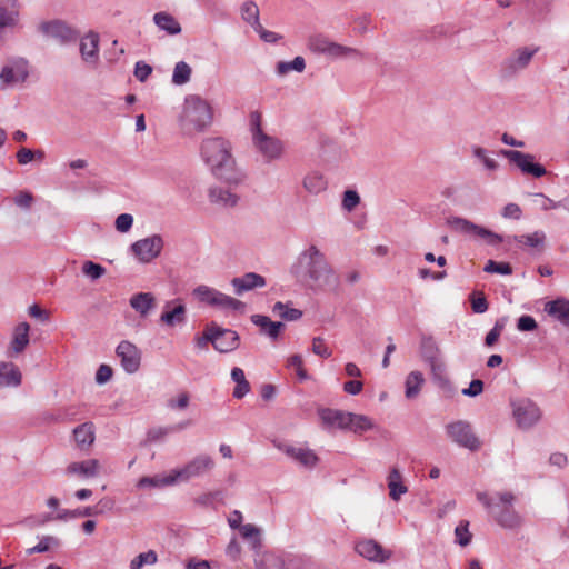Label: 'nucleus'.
I'll return each mask as SVG.
<instances>
[{
    "label": "nucleus",
    "instance_id": "obj_1",
    "mask_svg": "<svg viewBox=\"0 0 569 569\" xmlns=\"http://www.w3.org/2000/svg\"><path fill=\"white\" fill-rule=\"evenodd\" d=\"M200 154L210 172L222 182L238 187L246 181V172L238 167L231 144L221 137L207 138L201 142Z\"/></svg>",
    "mask_w": 569,
    "mask_h": 569
},
{
    "label": "nucleus",
    "instance_id": "obj_2",
    "mask_svg": "<svg viewBox=\"0 0 569 569\" xmlns=\"http://www.w3.org/2000/svg\"><path fill=\"white\" fill-rule=\"evenodd\" d=\"M291 273L298 280L317 288H325L337 282V277L325 253L316 244L308 246L299 253L291 267Z\"/></svg>",
    "mask_w": 569,
    "mask_h": 569
},
{
    "label": "nucleus",
    "instance_id": "obj_3",
    "mask_svg": "<svg viewBox=\"0 0 569 569\" xmlns=\"http://www.w3.org/2000/svg\"><path fill=\"white\" fill-rule=\"evenodd\" d=\"M478 501L491 513L495 521L503 529L518 530L523 523V517L515 509L516 497L511 492H497L489 497L487 492L476 493Z\"/></svg>",
    "mask_w": 569,
    "mask_h": 569
},
{
    "label": "nucleus",
    "instance_id": "obj_4",
    "mask_svg": "<svg viewBox=\"0 0 569 569\" xmlns=\"http://www.w3.org/2000/svg\"><path fill=\"white\" fill-rule=\"evenodd\" d=\"M212 122V108L199 96H188L180 116V126L187 133L201 132Z\"/></svg>",
    "mask_w": 569,
    "mask_h": 569
},
{
    "label": "nucleus",
    "instance_id": "obj_5",
    "mask_svg": "<svg viewBox=\"0 0 569 569\" xmlns=\"http://www.w3.org/2000/svg\"><path fill=\"white\" fill-rule=\"evenodd\" d=\"M252 144L264 162L271 163L281 160L286 152L281 139L270 136L261 128V117L258 113L251 116Z\"/></svg>",
    "mask_w": 569,
    "mask_h": 569
},
{
    "label": "nucleus",
    "instance_id": "obj_6",
    "mask_svg": "<svg viewBox=\"0 0 569 569\" xmlns=\"http://www.w3.org/2000/svg\"><path fill=\"white\" fill-rule=\"evenodd\" d=\"M307 48L317 56L331 60L360 57L361 52L352 47L338 43L323 33H312L307 39Z\"/></svg>",
    "mask_w": 569,
    "mask_h": 569
},
{
    "label": "nucleus",
    "instance_id": "obj_7",
    "mask_svg": "<svg viewBox=\"0 0 569 569\" xmlns=\"http://www.w3.org/2000/svg\"><path fill=\"white\" fill-rule=\"evenodd\" d=\"M192 296L201 303L222 311H243L246 305L207 284H199L192 290Z\"/></svg>",
    "mask_w": 569,
    "mask_h": 569
},
{
    "label": "nucleus",
    "instance_id": "obj_8",
    "mask_svg": "<svg viewBox=\"0 0 569 569\" xmlns=\"http://www.w3.org/2000/svg\"><path fill=\"white\" fill-rule=\"evenodd\" d=\"M512 418L518 428L528 430L536 426L541 419V410L538 405L529 398H512L510 400Z\"/></svg>",
    "mask_w": 569,
    "mask_h": 569
},
{
    "label": "nucleus",
    "instance_id": "obj_9",
    "mask_svg": "<svg viewBox=\"0 0 569 569\" xmlns=\"http://www.w3.org/2000/svg\"><path fill=\"white\" fill-rule=\"evenodd\" d=\"M214 467V461L209 455H199L191 459L186 465L172 469L176 485L180 482H188L191 479L200 478L211 471Z\"/></svg>",
    "mask_w": 569,
    "mask_h": 569
},
{
    "label": "nucleus",
    "instance_id": "obj_10",
    "mask_svg": "<svg viewBox=\"0 0 569 569\" xmlns=\"http://www.w3.org/2000/svg\"><path fill=\"white\" fill-rule=\"evenodd\" d=\"M448 224L450 228L457 232L481 238L488 244L496 246L503 241L502 236L495 233L481 226H478L465 218L452 217L448 219Z\"/></svg>",
    "mask_w": 569,
    "mask_h": 569
},
{
    "label": "nucleus",
    "instance_id": "obj_11",
    "mask_svg": "<svg viewBox=\"0 0 569 569\" xmlns=\"http://www.w3.org/2000/svg\"><path fill=\"white\" fill-rule=\"evenodd\" d=\"M163 247V238L160 234H152L133 242L130 251L139 262L149 263L161 254Z\"/></svg>",
    "mask_w": 569,
    "mask_h": 569
},
{
    "label": "nucleus",
    "instance_id": "obj_12",
    "mask_svg": "<svg viewBox=\"0 0 569 569\" xmlns=\"http://www.w3.org/2000/svg\"><path fill=\"white\" fill-rule=\"evenodd\" d=\"M446 432L448 437L460 447L467 448L471 451L480 448V441L473 433L471 425L467 421L458 420L448 423L446 426Z\"/></svg>",
    "mask_w": 569,
    "mask_h": 569
},
{
    "label": "nucleus",
    "instance_id": "obj_13",
    "mask_svg": "<svg viewBox=\"0 0 569 569\" xmlns=\"http://www.w3.org/2000/svg\"><path fill=\"white\" fill-rule=\"evenodd\" d=\"M38 30L46 37L52 38L61 44L72 43L79 37V32L62 20L41 22Z\"/></svg>",
    "mask_w": 569,
    "mask_h": 569
},
{
    "label": "nucleus",
    "instance_id": "obj_14",
    "mask_svg": "<svg viewBox=\"0 0 569 569\" xmlns=\"http://www.w3.org/2000/svg\"><path fill=\"white\" fill-rule=\"evenodd\" d=\"M79 51L84 66L88 69L96 70L101 62L99 33L92 30L86 33L80 39Z\"/></svg>",
    "mask_w": 569,
    "mask_h": 569
},
{
    "label": "nucleus",
    "instance_id": "obj_15",
    "mask_svg": "<svg viewBox=\"0 0 569 569\" xmlns=\"http://www.w3.org/2000/svg\"><path fill=\"white\" fill-rule=\"evenodd\" d=\"M29 76V63L24 58L9 59L0 72V81L6 86L22 83Z\"/></svg>",
    "mask_w": 569,
    "mask_h": 569
},
{
    "label": "nucleus",
    "instance_id": "obj_16",
    "mask_svg": "<svg viewBox=\"0 0 569 569\" xmlns=\"http://www.w3.org/2000/svg\"><path fill=\"white\" fill-rule=\"evenodd\" d=\"M501 154L510 162L515 163L523 173L540 178L547 172L543 166L535 162L532 154L516 150H501Z\"/></svg>",
    "mask_w": 569,
    "mask_h": 569
},
{
    "label": "nucleus",
    "instance_id": "obj_17",
    "mask_svg": "<svg viewBox=\"0 0 569 569\" xmlns=\"http://www.w3.org/2000/svg\"><path fill=\"white\" fill-rule=\"evenodd\" d=\"M116 355L120 359L121 367L127 373H134L139 370L141 365V351L134 343L122 340L116 348Z\"/></svg>",
    "mask_w": 569,
    "mask_h": 569
},
{
    "label": "nucleus",
    "instance_id": "obj_18",
    "mask_svg": "<svg viewBox=\"0 0 569 569\" xmlns=\"http://www.w3.org/2000/svg\"><path fill=\"white\" fill-rule=\"evenodd\" d=\"M356 551L368 561L383 563L392 556V551L385 549L373 539H363L357 542Z\"/></svg>",
    "mask_w": 569,
    "mask_h": 569
},
{
    "label": "nucleus",
    "instance_id": "obj_19",
    "mask_svg": "<svg viewBox=\"0 0 569 569\" xmlns=\"http://www.w3.org/2000/svg\"><path fill=\"white\" fill-rule=\"evenodd\" d=\"M187 320V308L184 303L174 299L166 302L163 311L160 316V322L167 327L183 325Z\"/></svg>",
    "mask_w": 569,
    "mask_h": 569
},
{
    "label": "nucleus",
    "instance_id": "obj_20",
    "mask_svg": "<svg viewBox=\"0 0 569 569\" xmlns=\"http://www.w3.org/2000/svg\"><path fill=\"white\" fill-rule=\"evenodd\" d=\"M538 47H522L517 50L503 62V68L509 73H516L527 68L532 57L538 52Z\"/></svg>",
    "mask_w": 569,
    "mask_h": 569
},
{
    "label": "nucleus",
    "instance_id": "obj_21",
    "mask_svg": "<svg viewBox=\"0 0 569 569\" xmlns=\"http://www.w3.org/2000/svg\"><path fill=\"white\" fill-rule=\"evenodd\" d=\"M101 463L98 459H87L82 461L70 462L64 473L69 477H78L81 479L94 478L100 473Z\"/></svg>",
    "mask_w": 569,
    "mask_h": 569
},
{
    "label": "nucleus",
    "instance_id": "obj_22",
    "mask_svg": "<svg viewBox=\"0 0 569 569\" xmlns=\"http://www.w3.org/2000/svg\"><path fill=\"white\" fill-rule=\"evenodd\" d=\"M251 322L259 328V333L269 338L272 342L280 339L286 325L281 321H272L268 316L252 315Z\"/></svg>",
    "mask_w": 569,
    "mask_h": 569
},
{
    "label": "nucleus",
    "instance_id": "obj_23",
    "mask_svg": "<svg viewBox=\"0 0 569 569\" xmlns=\"http://www.w3.org/2000/svg\"><path fill=\"white\" fill-rule=\"evenodd\" d=\"M213 348L219 352H231L239 347V335L231 329L213 326Z\"/></svg>",
    "mask_w": 569,
    "mask_h": 569
},
{
    "label": "nucleus",
    "instance_id": "obj_24",
    "mask_svg": "<svg viewBox=\"0 0 569 569\" xmlns=\"http://www.w3.org/2000/svg\"><path fill=\"white\" fill-rule=\"evenodd\" d=\"M266 284V278L256 272H247L241 277H236L231 280V286L238 296H241L247 291L263 288Z\"/></svg>",
    "mask_w": 569,
    "mask_h": 569
},
{
    "label": "nucleus",
    "instance_id": "obj_25",
    "mask_svg": "<svg viewBox=\"0 0 569 569\" xmlns=\"http://www.w3.org/2000/svg\"><path fill=\"white\" fill-rule=\"evenodd\" d=\"M277 447L279 450L305 467L312 468L318 461L316 453L308 448L295 447L287 443H279Z\"/></svg>",
    "mask_w": 569,
    "mask_h": 569
},
{
    "label": "nucleus",
    "instance_id": "obj_26",
    "mask_svg": "<svg viewBox=\"0 0 569 569\" xmlns=\"http://www.w3.org/2000/svg\"><path fill=\"white\" fill-rule=\"evenodd\" d=\"M209 201L220 208H234L240 197L228 188L213 186L208 190Z\"/></svg>",
    "mask_w": 569,
    "mask_h": 569
},
{
    "label": "nucleus",
    "instance_id": "obj_27",
    "mask_svg": "<svg viewBox=\"0 0 569 569\" xmlns=\"http://www.w3.org/2000/svg\"><path fill=\"white\" fill-rule=\"evenodd\" d=\"M19 11L20 6L17 0H0V32L18 24Z\"/></svg>",
    "mask_w": 569,
    "mask_h": 569
},
{
    "label": "nucleus",
    "instance_id": "obj_28",
    "mask_svg": "<svg viewBox=\"0 0 569 569\" xmlns=\"http://www.w3.org/2000/svg\"><path fill=\"white\" fill-rule=\"evenodd\" d=\"M545 311L562 326L569 328V300L558 298L545 305Z\"/></svg>",
    "mask_w": 569,
    "mask_h": 569
},
{
    "label": "nucleus",
    "instance_id": "obj_29",
    "mask_svg": "<svg viewBox=\"0 0 569 569\" xmlns=\"http://www.w3.org/2000/svg\"><path fill=\"white\" fill-rule=\"evenodd\" d=\"M29 331L30 326L27 322H20L14 327L10 342L11 357L20 355L27 348L30 341Z\"/></svg>",
    "mask_w": 569,
    "mask_h": 569
},
{
    "label": "nucleus",
    "instance_id": "obj_30",
    "mask_svg": "<svg viewBox=\"0 0 569 569\" xmlns=\"http://www.w3.org/2000/svg\"><path fill=\"white\" fill-rule=\"evenodd\" d=\"M130 307L144 318L156 307V298L151 292H138L131 296L129 300Z\"/></svg>",
    "mask_w": 569,
    "mask_h": 569
},
{
    "label": "nucleus",
    "instance_id": "obj_31",
    "mask_svg": "<svg viewBox=\"0 0 569 569\" xmlns=\"http://www.w3.org/2000/svg\"><path fill=\"white\" fill-rule=\"evenodd\" d=\"M152 20L159 30L164 31L169 36H177L181 32L179 21L166 11L154 13Z\"/></svg>",
    "mask_w": 569,
    "mask_h": 569
},
{
    "label": "nucleus",
    "instance_id": "obj_32",
    "mask_svg": "<svg viewBox=\"0 0 569 569\" xmlns=\"http://www.w3.org/2000/svg\"><path fill=\"white\" fill-rule=\"evenodd\" d=\"M73 437L77 446L82 449H89L94 442V426L92 422H84L73 430Z\"/></svg>",
    "mask_w": 569,
    "mask_h": 569
},
{
    "label": "nucleus",
    "instance_id": "obj_33",
    "mask_svg": "<svg viewBox=\"0 0 569 569\" xmlns=\"http://www.w3.org/2000/svg\"><path fill=\"white\" fill-rule=\"evenodd\" d=\"M21 383V372L12 362H0V388L18 387Z\"/></svg>",
    "mask_w": 569,
    "mask_h": 569
},
{
    "label": "nucleus",
    "instance_id": "obj_34",
    "mask_svg": "<svg viewBox=\"0 0 569 569\" xmlns=\"http://www.w3.org/2000/svg\"><path fill=\"white\" fill-rule=\"evenodd\" d=\"M176 485L172 471L167 475H156L153 477H142L137 482V487L141 489L164 488Z\"/></svg>",
    "mask_w": 569,
    "mask_h": 569
},
{
    "label": "nucleus",
    "instance_id": "obj_35",
    "mask_svg": "<svg viewBox=\"0 0 569 569\" xmlns=\"http://www.w3.org/2000/svg\"><path fill=\"white\" fill-rule=\"evenodd\" d=\"M303 189L311 194H319L327 189L325 177L316 171L309 172L302 180Z\"/></svg>",
    "mask_w": 569,
    "mask_h": 569
},
{
    "label": "nucleus",
    "instance_id": "obj_36",
    "mask_svg": "<svg viewBox=\"0 0 569 569\" xmlns=\"http://www.w3.org/2000/svg\"><path fill=\"white\" fill-rule=\"evenodd\" d=\"M425 383L423 375L420 371H411L405 381V395L407 399H415L421 391Z\"/></svg>",
    "mask_w": 569,
    "mask_h": 569
},
{
    "label": "nucleus",
    "instance_id": "obj_37",
    "mask_svg": "<svg viewBox=\"0 0 569 569\" xmlns=\"http://www.w3.org/2000/svg\"><path fill=\"white\" fill-rule=\"evenodd\" d=\"M101 511L102 510H97L92 507L78 508L74 510L61 509L58 511L56 517H53L52 519L60 520V521H67L69 519H76V518H80V517L97 516Z\"/></svg>",
    "mask_w": 569,
    "mask_h": 569
},
{
    "label": "nucleus",
    "instance_id": "obj_38",
    "mask_svg": "<svg viewBox=\"0 0 569 569\" xmlns=\"http://www.w3.org/2000/svg\"><path fill=\"white\" fill-rule=\"evenodd\" d=\"M231 378L237 385L233 390V397L237 399L243 398L250 391V385L246 379L243 370L239 367L232 368Z\"/></svg>",
    "mask_w": 569,
    "mask_h": 569
},
{
    "label": "nucleus",
    "instance_id": "obj_39",
    "mask_svg": "<svg viewBox=\"0 0 569 569\" xmlns=\"http://www.w3.org/2000/svg\"><path fill=\"white\" fill-rule=\"evenodd\" d=\"M516 241L519 244H525L531 248L542 247L546 241V233L543 231H535L530 234L509 237L508 241Z\"/></svg>",
    "mask_w": 569,
    "mask_h": 569
},
{
    "label": "nucleus",
    "instance_id": "obj_40",
    "mask_svg": "<svg viewBox=\"0 0 569 569\" xmlns=\"http://www.w3.org/2000/svg\"><path fill=\"white\" fill-rule=\"evenodd\" d=\"M272 312L286 321H296L302 317L301 310L291 308L288 303L281 301L272 306Z\"/></svg>",
    "mask_w": 569,
    "mask_h": 569
},
{
    "label": "nucleus",
    "instance_id": "obj_41",
    "mask_svg": "<svg viewBox=\"0 0 569 569\" xmlns=\"http://www.w3.org/2000/svg\"><path fill=\"white\" fill-rule=\"evenodd\" d=\"M375 428V422L371 418L365 415L352 413L350 417L348 430L353 432H365L368 430H372Z\"/></svg>",
    "mask_w": 569,
    "mask_h": 569
},
{
    "label": "nucleus",
    "instance_id": "obj_42",
    "mask_svg": "<svg viewBox=\"0 0 569 569\" xmlns=\"http://www.w3.org/2000/svg\"><path fill=\"white\" fill-rule=\"evenodd\" d=\"M241 18L249 23L253 29L260 24L259 8L253 1H246L242 3Z\"/></svg>",
    "mask_w": 569,
    "mask_h": 569
},
{
    "label": "nucleus",
    "instance_id": "obj_43",
    "mask_svg": "<svg viewBox=\"0 0 569 569\" xmlns=\"http://www.w3.org/2000/svg\"><path fill=\"white\" fill-rule=\"evenodd\" d=\"M60 546V540L54 536H43L39 542L27 550L28 555L43 553Z\"/></svg>",
    "mask_w": 569,
    "mask_h": 569
},
{
    "label": "nucleus",
    "instance_id": "obj_44",
    "mask_svg": "<svg viewBox=\"0 0 569 569\" xmlns=\"http://www.w3.org/2000/svg\"><path fill=\"white\" fill-rule=\"evenodd\" d=\"M257 567L258 569H286L282 558L272 552L261 555L257 560Z\"/></svg>",
    "mask_w": 569,
    "mask_h": 569
},
{
    "label": "nucleus",
    "instance_id": "obj_45",
    "mask_svg": "<svg viewBox=\"0 0 569 569\" xmlns=\"http://www.w3.org/2000/svg\"><path fill=\"white\" fill-rule=\"evenodd\" d=\"M306 68V61L302 57H296L292 61H279L277 63V73L284 76L290 71L302 72Z\"/></svg>",
    "mask_w": 569,
    "mask_h": 569
},
{
    "label": "nucleus",
    "instance_id": "obj_46",
    "mask_svg": "<svg viewBox=\"0 0 569 569\" xmlns=\"http://www.w3.org/2000/svg\"><path fill=\"white\" fill-rule=\"evenodd\" d=\"M189 426V422H181L174 427H158L149 430L148 440L150 441H160L164 439L170 432L178 431L184 429Z\"/></svg>",
    "mask_w": 569,
    "mask_h": 569
},
{
    "label": "nucleus",
    "instance_id": "obj_47",
    "mask_svg": "<svg viewBox=\"0 0 569 569\" xmlns=\"http://www.w3.org/2000/svg\"><path fill=\"white\" fill-rule=\"evenodd\" d=\"M191 77V68L184 62L180 61L174 66L172 73V82L177 86L187 83Z\"/></svg>",
    "mask_w": 569,
    "mask_h": 569
},
{
    "label": "nucleus",
    "instance_id": "obj_48",
    "mask_svg": "<svg viewBox=\"0 0 569 569\" xmlns=\"http://www.w3.org/2000/svg\"><path fill=\"white\" fill-rule=\"evenodd\" d=\"M421 352L422 356L433 366V362L439 353V348L432 337H423L421 339Z\"/></svg>",
    "mask_w": 569,
    "mask_h": 569
},
{
    "label": "nucleus",
    "instance_id": "obj_49",
    "mask_svg": "<svg viewBox=\"0 0 569 569\" xmlns=\"http://www.w3.org/2000/svg\"><path fill=\"white\" fill-rule=\"evenodd\" d=\"M472 154L475 158L482 162L483 167L487 170L495 171L498 169V162L492 157L489 156L488 150H486L485 148L478 146L472 147Z\"/></svg>",
    "mask_w": 569,
    "mask_h": 569
},
{
    "label": "nucleus",
    "instance_id": "obj_50",
    "mask_svg": "<svg viewBox=\"0 0 569 569\" xmlns=\"http://www.w3.org/2000/svg\"><path fill=\"white\" fill-rule=\"evenodd\" d=\"M158 561L157 552L153 550H149L147 552H142L134 557L130 561V569H141L147 565H154Z\"/></svg>",
    "mask_w": 569,
    "mask_h": 569
},
{
    "label": "nucleus",
    "instance_id": "obj_51",
    "mask_svg": "<svg viewBox=\"0 0 569 569\" xmlns=\"http://www.w3.org/2000/svg\"><path fill=\"white\" fill-rule=\"evenodd\" d=\"M82 272L88 278L97 280L106 273V269L101 264L88 260L82 264Z\"/></svg>",
    "mask_w": 569,
    "mask_h": 569
},
{
    "label": "nucleus",
    "instance_id": "obj_52",
    "mask_svg": "<svg viewBox=\"0 0 569 569\" xmlns=\"http://www.w3.org/2000/svg\"><path fill=\"white\" fill-rule=\"evenodd\" d=\"M288 368H295L297 377L300 381H305L309 379V375L303 368V360L300 355H293L287 360Z\"/></svg>",
    "mask_w": 569,
    "mask_h": 569
},
{
    "label": "nucleus",
    "instance_id": "obj_53",
    "mask_svg": "<svg viewBox=\"0 0 569 569\" xmlns=\"http://www.w3.org/2000/svg\"><path fill=\"white\" fill-rule=\"evenodd\" d=\"M469 522L468 521H461L455 530L456 535V541L462 546L466 547L470 543L472 535L469 532Z\"/></svg>",
    "mask_w": 569,
    "mask_h": 569
},
{
    "label": "nucleus",
    "instance_id": "obj_54",
    "mask_svg": "<svg viewBox=\"0 0 569 569\" xmlns=\"http://www.w3.org/2000/svg\"><path fill=\"white\" fill-rule=\"evenodd\" d=\"M190 402V396L188 392H180L173 398L167 401V407L172 410H184Z\"/></svg>",
    "mask_w": 569,
    "mask_h": 569
},
{
    "label": "nucleus",
    "instance_id": "obj_55",
    "mask_svg": "<svg viewBox=\"0 0 569 569\" xmlns=\"http://www.w3.org/2000/svg\"><path fill=\"white\" fill-rule=\"evenodd\" d=\"M483 270L489 273H500V274H510L512 269L507 262H496L493 260H489L485 266Z\"/></svg>",
    "mask_w": 569,
    "mask_h": 569
},
{
    "label": "nucleus",
    "instance_id": "obj_56",
    "mask_svg": "<svg viewBox=\"0 0 569 569\" xmlns=\"http://www.w3.org/2000/svg\"><path fill=\"white\" fill-rule=\"evenodd\" d=\"M133 224V217L130 213H121L116 218L114 227L121 233L128 232Z\"/></svg>",
    "mask_w": 569,
    "mask_h": 569
},
{
    "label": "nucleus",
    "instance_id": "obj_57",
    "mask_svg": "<svg viewBox=\"0 0 569 569\" xmlns=\"http://www.w3.org/2000/svg\"><path fill=\"white\" fill-rule=\"evenodd\" d=\"M360 203V197L355 190H347L343 193L342 207L347 211H352Z\"/></svg>",
    "mask_w": 569,
    "mask_h": 569
},
{
    "label": "nucleus",
    "instance_id": "obj_58",
    "mask_svg": "<svg viewBox=\"0 0 569 569\" xmlns=\"http://www.w3.org/2000/svg\"><path fill=\"white\" fill-rule=\"evenodd\" d=\"M312 352L321 358H329L332 355V351L325 343V340L321 337H316L312 339Z\"/></svg>",
    "mask_w": 569,
    "mask_h": 569
},
{
    "label": "nucleus",
    "instance_id": "obj_59",
    "mask_svg": "<svg viewBox=\"0 0 569 569\" xmlns=\"http://www.w3.org/2000/svg\"><path fill=\"white\" fill-rule=\"evenodd\" d=\"M151 72L152 68L144 61H138L134 66V77L141 82L146 81Z\"/></svg>",
    "mask_w": 569,
    "mask_h": 569
},
{
    "label": "nucleus",
    "instance_id": "obj_60",
    "mask_svg": "<svg viewBox=\"0 0 569 569\" xmlns=\"http://www.w3.org/2000/svg\"><path fill=\"white\" fill-rule=\"evenodd\" d=\"M538 325L533 317L523 315L518 319L517 329L519 331H532Z\"/></svg>",
    "mask_w": 569,
    "mask_h": 569
},
{
    "label": "nucleus",
    "instance_id": "obj_61",
    "mask_svg": "<svg viewBox=\"0 0 569 569\" xmlns=\"http://www.w3.org/2000/svg\"><path fill=\"white\" fill-rule=\"evenodd\" d=\"M254 31L260 36L264 42L274 43L282 37L273 31L266 30L261 23L254 28Z\"/></svg>",
    "mask_w": 569,
    "mask_h": 569
},
{
    "label": "nucleus",
    "instance_id": "obj_62",
    "mask_svg": "<svg viewBox=\"0 0 569 569\" xmlns=\"http://www.w3.org/2000/svg\"><path fill=\"white\" fill-rule=\"evenodd\" d=\"M389 488V496L392 500L398 501L402 495H405L408 491L407 486L403 485V482L399 483H388Z\"/></svg>",
    "mask_w": 569,
    "mask_h": 569
},
{
    "label": "nucleus",
    "instance_id": "obj_63",
    "mask_svg": "<svg viewBox=\"0 0 569 569\" xmlns=\"http://www.w3.org/2000/svg\"><path fill=\"white\" fill-rule=\"evenodd\" d=\"M483 391V382L479 379H475L470 382L468 388L462 390L463 396L477 397Z\"/></svg>",
    "mask_w": 569,
    "mask_h": 569
},
{
    "label": "nucleus",
    "instance_id": "obj_64",
    "mask_svg": "<svg viewBox=\"0 0 569 569\" xmlns=\"http://www.w3.org/2000/svg\"><path fill=\"white\" fill-rule=\"evenodd\" d=\"M112 377V369L107 365H101L96 372V381L99 385L108 382Z\"/></svg>",
    "mask_w": 569,
    "mask_h": 569
}]
</instances>
